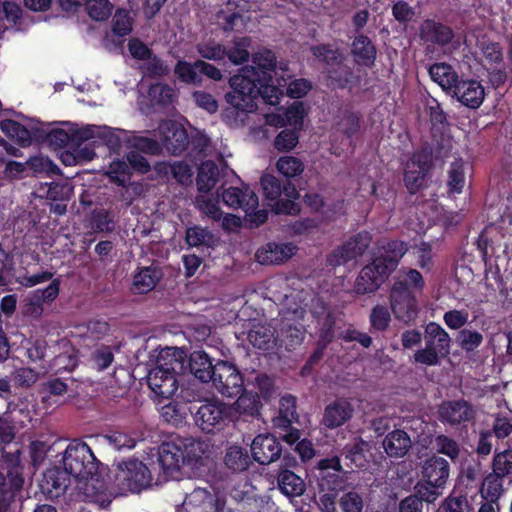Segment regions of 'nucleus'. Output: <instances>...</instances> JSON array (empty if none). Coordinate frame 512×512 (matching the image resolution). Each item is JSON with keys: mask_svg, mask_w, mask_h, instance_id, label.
<instances>
[{"mask_svg": "<svg viewBox=\"0 0 512 512\" xmlns=\"http://www.w3.org/2000/svg\"><path fill=\"white\" fill-rule=\"evenodd\" d=\"M252 63L229 81L231 91L227 93L226 100L239 116L255 112L259 97L267 104H278L283 95L282 88L291 78L287 65L277 63L270 50L263 49L254 53Z\"/></svg>", "mask_w": 512, "mask_h": 512, "instance_id": "f257e3e1", "label": "nucleus"}, {"mask_svg": "<svg viewBox=\"0 0 512 512\" xmlns=\"http://www.w3.org/2000/svg\"><path fill=\"white\" fill-rule=\"evenodd\" d=\"M62 464L65 472L75 482V488L85 500L107 506L111 502L103 477L98 473V462L90 447L83 442L74 441L64 451Z\"/></svg>", "mask_w": 512, "mask_h": 512, "instance_id": "f03ea898", "label": "nucleus"}, {"mask_svg": "<svg viewBox=\"0 0 512 512\" xmlns=\"http://www.w3.org/2000/svg\"><path fill=\"white\" fill-rule=\"evenodd\" d=\"M209 443L192 437H171L164 441L158 450V461L163 473L179 480L197 468L208 453Z\"/></svg>", "mask_w": 512, "mask_h": 512, "instance_id": "7ed1b4c3", "label": "nucleus"}, {"mask_svg": "<svg viewBox=\"0 0 512 512\" xmlns=\"http://www.w3.org/2000/svg\"><path fill=\"white\" fill-rule=\"evenodd\" d=\"M66 128H50V125H41V127H33L35 131H39L38 136H45L50 145L55 147H63L68 144L71 146L78 142L91 140L93 144H105L115 147L119 144L120 130L113 129L108 126L83 125L79 126L74 123H63Z\"/></svg>", "mask_w": 512, "mask_h": 512, "instance_id": "20e7f679", "label": "nucleus"}, {"mask_svg": "<svg viewBox=\"0 0 512 512\" xmlns=\"http://www.w3.org/2000/svg\"><path fill=\"white\" fill-rule=\"evenodd\" d=\"M406 250L404 243L399 241H389L378 246L372 263L359 273L355 281V291L358 294H366L377 290L397 267Z\"/></svg>", "mask_w": 512, "mask_h": 512, "instance_id": "39448f33", "label": "nucleus"}, {"mask_svg": "<svg viewBox=\"0 0 512 512\" xmlns=\"http://www.w3.org/2000/svg\"><path fill=\"white\" fill-rule=\"evenodd\" d=\"M185 355L181 349L167 347L157 357L156 365L147 375V383L154 395L168 399L178 389L176 374L183 368Z\"/></svg>", "mask_w": 512, "mask_h": 512, "instance_id": "423d86ee", "label": "nucleus"}, {"mask_svg": "<svg viewBox=\"0 0 512 512\" xmlns=\"http://www.w3.org/2000/svg\"><path fill=\"white\" fill-rule=\"evenodd\" d=\"M449 473V464L444 458L432 455L425 459L421 464V479L415 487L421 498L434 501L444 489Z\"/></svg>", "mask_w": 512, "mask_h": 512, "instance_id": "0eeeda50", "label": "nucleus"}, {"mask_svg": "<svg viewBox=\"0 0 512 512\" xmlns=\"http://www.w3.org/2000/svg\"><path fill=\"white\" fill-rule=\"evenodd\" d=\"M221 196L227 206L242 209L251 225L258 226L266 221L267 211L258 209V197L247 185L229 187L223 190Z\"/></svg>", "mask_w": 512, "mask_h": 512, "instance_id": "6e6552de", "label": "nucleus"}, {"mask_svg": "<svg viewBox=\"0 0 512 512\" xmlns=\"http://www.w3.org/2000/svg\"><path fill=\"white\" fill-rule=\"evenodd\" d=\"M232 408L219 399L203 402L195 414L196 425L206 433L224 429L232 420Z\"/></svg>", "mask_w": 512, "mask_h": 512, "instance_id": "1a4fd4ad", "label": "nucleus"}, {"mask_svg": "<svg viewBox=\"0 0 512 512\" xmlns=\"http://www.w3.org/2000/svg\"><path fill=\"white\" fill-rule=\"evenodd\" d=\"M115 484L122 492H139L150 485L151 473L141 461L129 459L117 465Z\"/></svg>", "mask_w": 512, "mask_h": 512, "instance_id": "9d476101", "label": "nucleus"}, {"mask_svg": "<svg viewBox=\"0 0 512 512\" xmlns=\"http://www.w3.org/2000/svg\"><path fill=\"white\" fill-rule=\"evenodd\" d=\"M214 388L225 397H236L244 391V380L238 368L227 361L214 364L213 377L210 379Z\"/></svg>", "mask_w": 512, "mask_h": 512, "instance_id": "9b49d317", "label": "nucleus"}, {"mask_svg": "<svg viewBox=\"0 0 512 512\" xmlns=\"http://www.w3.org/2000/svg\"><path fill=\"white\" fill-rule=\"evenodd\" d=\"M297 419L296 399L291 395H285L280 399L278 415L274 417L273 424L275 428L283 430V440L287 444H294L300 438L297 429L292 428L291 424Z\"/></svg>", "mask_w": 512, "mask_h": 512, "instance_id": "f8f14e48", "label": "nucleus"}, {"mask_svg": "<svg viewBox=\"0 0 512 512\" xmlns=\"http://www.w3.org/2000/svg\"><path fill=\"white\" fill-rule=\"evenodd\" d=\"M370 242V234L368 232H360L335 250L329 256L328 261L332 266H338L354 260L365 252Z\"/></svg>", "mask_w": 512, "mask_h": 512, "instance_id": "ddd939ff", "label": "nucleus"}, {"mask_svg": "<svg viewBox=\"0 0 512 512\" xmlns=\"http://www.w3.org/2000/svg\"><path fill=\"white\" fill-rule=\"evenodd\" d=\"M403 289L400 285H393L390 294L391 309L397 319L410 322L418 314L417 299Z\"/></svg>", "mask_w": 512, "mask_h": 512, "instance_id": "4468645a", "label": "nucleus"}, {"mask_svg": "<svg viewBox=\"0 0 512 512\" xmlns=\"http://www.w3.org/2000/svg\"><path fill=\"white\" fill-rule=\"evenodd\" d=\"M428 169L429 156L424 152L415 153L407 161L404 169V182L411 193H415L424 185Z\"/></svg>", "mask_w": 512, "mask_h": 512, "instance_id": "2eb2a0df", "label": "nucleus"}, {"mask_svg": "<svg viewBox=\"0 0 512 512\" xmlns=\"http://www.w3.org/2000/svg\"><path fill=\"white\" fill-rule=\"evenodd\" d=\"M251 452L255 461L265 465L279 458L281 446L273 435L259 434L251 444Z\"/></svg>", "mask_w": 512, "mask_h": 512, "instance_id": "dca6fc26", "label": "nucleus"}, {"mask_svg": "<svg viewBox=\"0 0 512 512\" xmlns=\"http://www.w3.org/2000/svg\"><path fill=\"white\" fill-rule=\"evenodd\" d=\"M162 135V145L173 154L181 152L187 142L188 136L180 123L165 121L159 127Z\"/></svg>", "mask_w": 512, "mask_h": 512, "instance_id": "f3484780", "label": "nucleus"}, {"mask_svg": "<svg viewBox=\"0 0 512 512\" xmlns=\"http://www.w3.org/2000/svg\"><path fill=\"white\" fill-rule=\"evenodd\" d=\"M452 93L459 102L473 109L478 108L485 98L484 87L473 79L459 81Z\"/></svg>", "mask_w": 512, "mask_h": 512, "instance_id": "a211bd4d", "label": "nucleus"}, {"mask_svg": "<svg viewBox=\"0 0 512 512\" xmlns=\"http://www.w3.org/2000/svg\"><path fill=\"white\" fill-rule=\"evenodd\" d=\"M297 251L292 243H268L256 252V259L261 264H280L290 259Z\"/></svg>", "mask_w": 512, "mask_h": 512, "instance_id": "6ab92c4d", "label": "nucleus"}, {"mask_svg": "<svg viewBox=\"0 0 512 512\" xmlns=\"http://www.w3.org/2000/svg\"><path fill=\"white\" fill-rule=\"evenodd\" d=\"M353 406L346 399L336 400L326 406L322 424L328 429H335L344 425L353 415Z\"/></svg>", "mask_w": 512, "mask_h": 512, "instance_id": "aec40b11", "label": "nucleus"}, {"mask_svg": "<svg viewBox=\"0 0 512 512\" xmlns=\"http://www.w3.org/2000/svg\"><path fill=\"white\" fill-rule=\"evenodd\" d=\"M473 413V409L465 401L445 402L439 408L440 419L450 424L468 421Z\"/></svg>", "mask_w": 512, "mask_h": 512, "instance_id": "412c9836", "label": "nucleus"}, {"mask_svg": "<svg viewBox=\"0 0 512 512\" xmlns=\"http://www.w3.org/2000/svg\"><path fill=\"white\" fill-rule=\"evenodd\" d=\"M425 345L447 355L450 348V337L448 333L437 323L430 322L425 328Z\"/></svg>", "mask_w": 512, "mask_h": 512, "instance_id": "4be33fe9", "label": "nucleus"}, {"mask_svg": "<svg viewBox=\"0 0 512 512\" xmlns=\"http://www.w3.org/2000/svg\"><path fill=\"white\" fill-rule=\"evenodd\" d=\"M431 79L443 90L452 92L459 80L454 69L446 63H437L429 68Z\"/></svg>", "mask_w": 512, "mask_h": 512, "instance_id": "5701e85b", "label": "nucleus"}, {"mask_svg": "<svg viewBox=\"0 0 512 512\" xmlns=\"http://www.w3.org/2000/svg\"><path fill=\"white\" fill-rule=\"evenodd\" d=\"M383 447L390 457H402L410 449L411 439L405 431L395 430L385 437Z\"/></svg>", "mask_w": 512, "mask_h": 512, "instance_id": "b1692460", "label": "nucleus"}, {"mask_svg": "<svg viewBox=\"0 0 512 512\" xmlns=\"http://www.w3.org/2000/svg\"><path fill=\"white\" fill-rule=\"evenodd\" d=\"M191 373L202 382L213 377L214 365L204 351H194L189 358Z\"/></svg>", "mask_w": 512, "mask_h": 512, "instance_id": "393cba45", "label": "nucleus"}, {"mask_svg": "<svg viewBox=\"0 0 512 512\" xmlns=\"http://www.w3.org/2000/svg\"><path fill=\"white\" fill-rule=\"evenodd\" d=\"M235 403L229 404L232 408V420L241 415L255 416L259 412L260 401L252 392L240 393Z\"/></svg>", "mask_w": 512, "mask_h": 512, "instance_id": "a878e982", "label": "nucleus"}, {"mask_svg": "<svg viewBox=\"0 0 512 512\" xmlns=\"http://www.w3.org/2000/svg\"><path fill=\"white\" fill-rule=\"evenodd\" d=\"M31 124V130L27 127L19 124L14 120H4L0 124L1 130L10 138L14 139L23 146H27L31 143L32 136H38L39 131H35Z\"/></svg>", "mask_w": 512, "mask_h": 512, "instance_id": "bb28decb", "label": "nucleus"}, {"mask_svg": "<svg viewBox=\"0 0 512 512\" xmlns=\"http://www.w3.org/2000/svg\"><path fill=\"white\" fill-rule=\"evenodd\" d=\"M394 285L402 286L405 292H410V294L417 297V295L423 291L425 281L419 271L415 269H403L396 277Z\"/></svg>", "mask_w": 512, "mask_h": 512, "instance_id": "cd10ccee", "label": "nucleus"}, {"mask_svg": "<svg viewBox=\"0 0 512 512\" xmlns=\"http://www.w3.org/2000/svg\"><path fill=\"white\" fill-rule=\"evenodd\" d=\"M213 505V497L203 488H197L186 496L183 506L187 512H210Z\"/></svg>", "mask_w": 512, "mask_h": 512, "instance_id": "c85d7f7f", "label": "nucleus"}, {"mask_svg": "<svg viewBox=\"0 0 512 512\" xmlns=\"http://www.w3.org/2000/svg\"><path fill=\"white\" fill-rule=\"evenodd\" d=\"M352 54L360 65H371L376 57V49L368 37L357 36L352 43Z\"/></svg>", "mask_w": 512, "mask_h": 512, "instance_id": "c756f323", "label": "nucleus"}, {"mask_svg": "<svg viewBox=\"0 0 512 512\" xmlns=\"http://www.w3.org/2000/svg\"><path fill=\"white\" fill-rule=\"evenodd\" d=\"M161 278V272L155 267L141 268L133 279V290L136 293H146L152 290Z\"/></svg>", "mask_w": 512, "mask_h": 512, "instance_id": "7c9ffc66", "label": "nucleus"}, {"mask_svg": "<svg viewBox=\"0 0 512 512\" xmlns=\"http://www.w3.org/2000/svg\"><path fill=\"white\" fill-rule=\"evenodd\" d=\"M219 169L210 161L202 163L197 177V186L201 194H207L217 183Z\"/></svg>", "mask_w": 512, "mask_h": 512, "instance_id": "2f4dec72", "label": "nucleus"}, {"mask_svg": "<svg viewBox=\"0 0 512 512\" xmlns=\"http://www.w3.org/2000/svg\"><path fill=\"white\" fill-rule=\"evenodd\" d=\"M421 35L428 41L439 44H446L452 39V31L450 28L437 24L433 21H426L421 28Z\"/></svg>", "mask_w": 512, "mask_h": 512, "instance_id": "473e14b6", "label": "nucleus"}, {"mask_svg": "<svg viewBox=\"0 0 512 512\" xmlns=\"http://www.w3.org/2000/svg\"><path fill=\"white\" fill-rule=\"evenodd\" d=\"M503 492L502 476L495 473L489 474L484 479L480 493L485 503H497Z\"/></svg>", "mask_w": 512, "mask_h": 512, "instance_id": "72a5a7b5", "label": "nucleus"}, {"mask_svg": "<svg viewBox=\"0 0 512 512\" xmlns=\"http://www.w3.org/2000/svg\"><path fill=\"white\" fill-rule=\"evenodd\" d=\"M278 483L283 494L289 497L300 496L305 489L303 480L291 471L282 472Z\"/></svg>", "mask_w": 512, "mask_h": 512, "instance_id": "f704fd0d", "label": "nucleus"}, {"mask_svg": "<svg viewBox=\"0 0 512 512\" xmlns=\"http://www.w3.org/2000/svg\"><path fill=\"white\" fill-rule=\"evenodd\" d=\"M189 409L185 403L170 402L161 407L162 418L174 425L180 426L185 423Z\"/></svg>", "mask_w": 512, "mask_h": 512, "instance_id": "c9c22d12", "label": "nucleus"}, {"mask_svg": "<svg viewBox=\"0 0 512 512\" xmlns=\"http://www.w3.org/2000/svg\"><path fill=\"white\" fill-rule=\"evenodd\" d=\"M186 241L190 246L214 247L218 244V238L210 231L200 226L188 228L186 231Z\"/></svg>", "mask_w": 512, "mask_h": 512, "instance_id": "e433bc0d", "label": "nucleus"}, {"mask_svg": "<svg viewBox=\"0 0 512 512\" xmlns=\"http://www.w3.org/2000/svg\"><path fill=\"white\" fill-rule=\"evenodd\" d=\"M277 171L286 178H294L304 171L303 162L294 156H282L276 162Z\"/></svg>", "mask_w": 512, "mask_h": 512, "instance_id": "4c0bfd02", "label": "nucleus"}, {"mask_svg": "<svg viewBox=\"0 0 512 512\" xmlns=\"http://www.w3.org/2000/svg\"><path fill=\"white\" fill-rule=\"evenodd\" d=\"M249 341L258 349L269 350L275 345L277 339L270 329L259 327L249 333Z\"/></svg>", "mask_w": 512, "mask_h": 512, "instance_id": "58836bf2", "label": "nucleus"}, {"mask_svg": "<svg viewBox=\"0 0 512 512\" xmlns=\"http://www.w3.org/2000/svg\"><path fill=\"white\" fill-rule=\"evenodd\" d=\"M225 463L235 471H242L248 466L249 456L241 447L231 446L227 450Z\"/></svg>", "mask_w": 512, "mask_h": 512, "instance_id": "ea45409f", "label": "nucleus"}, {"mask_svg": "<svg viewBox=\"0 0 512 512\" xmlns=\"http://www.w3.org/2000/svg\"><path fill=\"white\" fill-rule=\"evenodd\" d=\"M465 186L464 163L455 161L451 164L448 176V187L451 193H461Z\"/></svg>", "mask_w": 512, "mask_h": 512, "instance_id": "a19ab883", "label": "nucleus"}, {"mask_svg": "<svg viewBox=\"0 0 512 512\" xmlns=\"http://www.w3.org/2000/svg\"><path fill=\"white\" fill-rule=\"evenodd\" d=\"M199 210L213 220H220L223 213L219 208V200L207 194H200L196 199Z\"/></svg>", "mask_w": 512, "mask_h": 512, "instance_id": "79ce46f5", "label": "nucleus"}, {"mask_svg": "<svg viewBox=\"0 0 512 512\" xmlns=\"http://www.w3.org/2000/svg\"><path fill=\"white\" fill-rule=\"evenodd\" d=\"M20 14L21 8L19 5L11 2L0 3V34L7 29V23L17 24Z\"/></svg>", "mask_w": 512, "mask_h": 512, "instance_id": "37998d69", "label": "nucleus"}, {"mask_svg": "<svg viewBox=\"0 0 512 512\" xmlns=\"http://www.w3.org/2000/svg\"><path fill=\"white\" fill-rule=\"evenodd\" d=\"M88 14L97 21L107 19L112 12V5L108 0H85Z\"/></svg>", "mask_w": 512, "mask_h": 512, "instance_id": "c03bdc74", "label": "nucleus"}, {"mask_svg": "<svg viewBox=\"0 0 512 512\" xmlns=\"http://www.w3.org/2000/svg\"><path fill=\"white\" fill-rule=\"evenodd\" d=\"M198 52L203 58L213 61H221L226 57L225 47L214 40L199 44Z\"/></svg>", "mask_w": 512, "mask_h": 512, "instance_id": "a18cd8bd", "label": "nucleus"}, {"mask_svg": "<svg viewBox=\"0 0 512 512\" xmlns=\"http://www.w3.org/2000/svg\"><path fill=\"white\" fill-rule=\"evenodd\" d=\"M107 175L112 182L122 186L130 180V168L124 161H113L108 168Z\"/></svg>", "mask_w": 512, "mask_h": 512, "instance_id": "49530a36", "label": "nucleus"}, {"mask_svg": "<svg viewBox=\"0 0 512 512\" xmlns=\"http://www.w3.org/2000/svg\"><path fill=\"white\" fill-rule=\"evenodd\" d=\"M249 46L250 39L246 37L236 39L230 51H226V56H228L233 64L239 65L249 58V52L247 50Z\"/></svg>", "mask_w": 512, "mask_h": 512, "instance_id": "de8ad7c7", "label": "nucleus"}, {"mask_svg": "<svg viewBox=\"0 0 512 512\" xmlns=\"http://www.w3.org/2000/svg\"><path fill=\"white\" fill-rule=\"evenodd\" d=\"M113 359L114 355L111 348L109 346H100L93 351L91 362L96 370L102 371L111 365Z\"/></svg>", "mask_w": 512, "mask_h": 512, "instance_id": "09e8293b", "label": "nucleus"}, {"mask_svg": "<svg viewBox=\"0 0 512 512\" xmlns=\"http://www.w3.org/2000/svg\"><path fill=\"white\" fill-rule=\"evenodd\" d=\"M303 335L304 332L302 327H292L288 324H284V326L281 328L279 339L288 349H290L301 343L303 340Z\"/></svg>", "mask_w": 512, "mask_h": 512, "instance_id": "8fccbe9b", "label": "nucleus"}, {"mask_svg": "<svg viewBox=\"0 0 512 512\" xmlns=\"http://www.w3.org/2000/svg\"><path fill=\"white\" fill-rule=\"evenodd\" d=\"M149 97L151 98V104H166L173 101L175 98V91L163 84L152 85L149 89Z\"/></svg>", "mask_w": 512, "mask_h": 512, "instance_id": "3c124183", "label": "nucleus"}, {"mask_svg": "<svg viewBox=\"0 0 512 512\" xmlns=\"http://www.w3.org/2000/svg\"><path fill=\"white\" fill-rule=\"evenodd\" d=\"M287 196L290 198L288 200H280L277 201L273 208L276 213H284V214H297L300 210L298 203H296L293 199L298 197V192L295 187H289L285 189Z\"/></svg>", "mask_w": 512, "mask_h": 512, "instance_id": "603ef678", "label": "nucleus"}, {"mask_svg": "<svg viewBox=\"0 0 512 512\" xmlns=\"http://www.w3.org/2000/svg\"><path fill=\"white\" fill-rule=\"evenodd\" d=\"M434 447L438 453L444 454L452 460L460 453L458 443L445 435H439L435 438Z\"/></svg>", "mask_w": 512, "mask_h": 512, "instance_id": "864d4df0", "label": "nucleus"}, {"mask_svg": "<svg viewBox=\"0 0 512 512\" xmlns=\"http://www.w3.org/2000/svg\"><path fill=\"white\" fill-rule=\"evenodd\" d=\"M197 71H199L198 67H196V62L191 64L187 61L180 60L175 66L174 73L175 75L185 83H194L197 81L198 75Z\"/></svg>", "mask_w": 512, "mask_h": 512, "instance_id": "5fc2aeb1", "label": "nucleus"}, {"mask_svg": "<svg viewBox=\"0 0 512 512\" xmlns=\"http://www.w3.org/2000/svg\"><path fill=\"white\" fill-rule=\"evenodd\" d=\"M299 137L295 131L283 130L281 131L274 141V146L278 151L288 152L296 147Z\"/></svg>", "mask_w": 512, "mask_h": 512, "instance_id": "6e6d98bb", "label": "nucleus"}, {"mask_svg": "<svg viewBox=\"0 0 512 512\" xmlns=\"http://www.w3.org/2000/svg\"><path fill=\"white\" fill-rule=\"evenodd\" d=\"M494 473L502 477L512 472V450H505L495 455L493 462Z\"/></svg>", "mask_w": 512, "mask_h": 512, "instance_id": "4d7b16f0", "label": "nucleus"}, {"mask_svg": "<svg viewBox=\"0 0 512 512\" xmlns=\"http://www.w3.org/2000/svg\"><path fill=\"white\" fill-rule=\"evenodd\" d=\"M261 186L265 197L271 201L277 200L282 193L280 180L273 175H264Z\"/></svg>", "mask_w": 512, "mask_h": 512, "instance_id": "13d9d810", "label": "nucleus"}, {"mask_svg": "<svg viewBox=\"0 0 512 512\" xmlns=\"http://www.w3.org/2000/svg\"><path fill=\"white\" fill-rule=\"evenodd\" d=\"M133 20L125 10H118L113 18V32L124 36L132 31Z\"/></svg>", "mask_w": 512, "mask_h": 512, "instance_id": "bf43d9fd", "label": "nucleus"}, {"mask_svg": "<svg viewBox=\"0 0 512 512\" xmlns=\"http://www.w3.org/2000/svg\"><path fill=\"white\" fill-rule=\"evenodd\" d=\"M109 445L117 450L131 449L135 446L136 440L125 432L116 431L104 436Z\"/></svg>", "mask_w": 512, "mask_h": 512, "instance_id": "052dcab7", "label": "nucleus"}, {"mask_svg": "<svg viewBox=\"0 0 512 512\" xmlns=\"http://www.w3.org/2000/svg\"><path fill=\"white\" fill-rule=\"evenodd\" d=\"M305 109L302 103H293L285 113V125L293 126L294 128L300 129L303 124L305 116Z\"/></svg>", "mask_w": 512, "mask_h": 512, "instance_id": "680f3d73", "label": "nucleus"}, {"mask_svg": "<svg viewBox=\"0 0 512 512\" xmlns=\"http://www.w3.org/2000/svg\"><path fill=\"white\" fill-rule=\"evenodd\" d=\"M339 504L343 512H362L363 510V499L354 491L345 493L340 498Z\"/></svg>", "mask_w": 512, "mask_h": 512, "instance_id": "e2e57ef3", "label": "nucleus"}, {"mask_svg": "<svg viewBox=\"0 0 512 512\" xmlns=\"http://www.w3.org/2000/svg\"><path fill=\"white\" fill-rule=\"evenodd\" d=\"M59 294V281L54 280L45 289H37L32 292L34 303L42 304L43 302L53 301Z\"/></svg>", "mask_w": 512, "mask_h": 512, "instance_id": "0e129e2a", "label": "nucleus"}, {"mask_svg": "<svg viewBox=\"0 0 512 512\" xmlns=\"http://www.w3.org/2000/svg\"><path fill=\"white\" fill-rule=\"evenodd\" d=\"M313 55L316 59L326 62L328 64L340 63L342 55L338 50L331 49L328 46H315L312 49Z\"/></svg>", "mask_w": 512, "mask_h": 512, "instance_id": "69168bd1", "label": "nucleus"}, {"mask_svg": "<svg viewBox=\"0 0 512 512\" xmlns=\"http://www.w3.org/2000/svg\"><path fill=\"white\" fill-rule=\"evenodd\" d=\"M444 512H471V506L464 496H449L443 503Z\"/></svg>", "mask_w": 512, "mask_h": 512, "instance_id": "338daca9", "label": "nucleus"}, {"mask_svg": "<svg viewBox=\"0 0 512 512\" xmlns=\"http://www.w3.org/2000/svg\"><path fill=\"white\" fill-rule=\"evenodd\" d=\"M444 356L445 355H442V353L434 350L431 347H427L425 345L424 349H420L415 353L414 359H415V362H417V363L428 365V366H433V365H437L439 362V359Z\"/></svg>", "mask_w": 512, "mask_h": 512, "instance_id": "774afa93", "label": "nucleus"}]
</instances>
